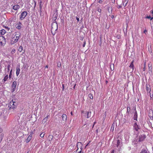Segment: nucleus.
I'll list each match as a JSON object with an SVG mask.
<instances>
[{
  "mask_svg": "<svg viewBox=\"0 0 153 153\" xmlns=\"http://www.w3.org/2000/svg\"><path fill=\"white\" fill-rule=\"evenodd\" d=\"M21 36V34L20 33L16 32L15 35V36L12 38L11 40V44L13 45L16 43L20 37Z\"/></svg>",
  "mask_w": 153,
  "mask_h": 153,
  "instance_id": "1",
  "label": "nucleus"
},
{
  "mask_svg": "<svg viewBox=\"0 0 153 153\" xmlns=\"http://www.w3.org/2000/svg\"><path fill=\"white\" fill-rule=\"evenodd\" d=\"M57 15H55V17H54V21H55V22L54 23H53L52 24V29H51V30L52 31V30H55V28H54V23H55V26L56 27V29L55 30V31H56L57 30V29H58V24H57V22L56 21V20L57 18ZM52 32V34L54 35H55V33H53L52 32Z\"/></svg>",
  "mask_w": 153,
  "mask_h": 153,
  "instance_id": "2",
  "label": "nucleus"
},
{
  "mask_svg": "<svg viewBox=\"0 0 153 153\" xmlns=\"http://www.w3.org/2000/svg\"><path fill=\"white\" fill-rule=\"evenodd\" d=\"M133 128L134 129L137 131H138V130L140 129L141 128L139 125H137L136 122H135L134 124Z\"/></svg>",
  "mask_w": 153,
  "mask_h": 153,
  "instance_id": "3",
  "label": "nucleus"
},
{
  "mask_svg": "<svg viewBox=\"0 0 153 153\" xmlns=\"http://www.w3.org/2000/svg\"><path fill=\"white\" fill-rule=\"evenodd\" d=\"M27 11H25L22 12L21 15L20 19L21 20L23 19L27 15Z\"/></svg>",
  "mask_w": 153,
  "mask_h": 153,
  "instance_id": "4",
  "label": "nucleus"
},
{
  "mask_svg": "<svg viewBox=\"0 0 153 153\" xmlns=\"http://www.w3.org/2000/svg\"><path fill=\"white\" fill-rule=\"evenodd\" d=\"M15 102H13L12 100V101L10 102L9 104V105L8 107L10 108V109L12 108L14 109L15 108L16 106L14 105Z\"/></svg>",
  "mask_w": 153,
  "mask_h": 153,
  "instance_id": "5",
  "label": "nucleus"
},
{
  "mask_svg": "<svg viewBox=\"0 0 153 153\" xmlns=\"http://www.w3.org/2000/svg\"><path fill=\"white\" fill-rule=\"evenodd\" d=\"M139 139L138 138V137L137 136L134 139V140L132 142L133 143L134 145H137L138 144V142H140V141H139Z\"/></svg>",
  "mask_w": 153,
  "mask_h": 153,
  "instance_id": "6",
  "label": "nucleus"
},
{
  "mask_svg": "<svg viewBox=\"0 0 153 153\" xmlns=\"http://www.w3.org/2000/svg\"><path fill=\"white\" fill-rule=\"evenodd\" d=\"M146 136L145 134L140 135L138 137L139 139V141H140V142L143 141L146 138Z\"/></svg>",
  "mask_w": 153,
  "mask_h": 153,
  "instance_id": "7",
  "label": "nucleus"
},
{
  "mask_svg": "<svg viewBox=\"0 0 153 153\" xmlns=\"http://www.w3.org/2000/svg\"><path fill=\"white\" fill-rule=\"evenodd\" d=\"M134 110L135 111L133 117V119L134 120H137V114L136 110V108L134 107Z\"/></svg>",
  "mask_w": 153,
  "mask_h": 153,
  "instance_id": "8",
  "label": "nucleus"
},
{
  "mask_svg": "<svg viewBox=\"0 0 153 153\" xmlns=\"http://www.w3.org/2000/svg\"><path fill=\"white\" fill-rule=\"evenodd\" d=\"M16 81H14L12 85V92H14L16 89Z\"/></svg>",
  "mask_w": 153,
  "mask_h": 153,
  "instance_id": "9",
  "label": "nucleus"
},
{
  "mask_svg": "<svg viewBox=\"0 0 153 153\" xmlns=\"http://www.w3.org/2000/svg\"><path fill=\"white\" fill-rule=\"evenodd\" d=\"M21 25H22V23L20 22H19L18 23L16 24V28L19 30H20L22 27Z\"/></svg>",
  "mask_w": 153,
  "mask_h": 153,
  "instance_id": "10",
  "label": "nucleus"
},
{
  "mask_svg": "<svg viewBox=\"0 0 153 153\" xmlns=\"http://www.w3.org/2000/svg\"><path fill=\"white\" fill-rule=\"evenodd\" d=\"M20 72V65L17 66L16 68V75L17 76L19 74Z\"/></svg>",
  "mask_w": 153,
  "mask_h": 153,
  "instance_id": "11",
  "label": "nucleus"
},
{
  "mask_svg": "<svg viewBox=\"0 0 153 153\" xmlns=\"http://www.w3.org/2000/svg\"><path fill=\"white\" fill-rule=\"evenodd\" d=\"M149 117L151 120H153V111L152 110L150 111Z\"/></svg>",
  "mask_w": 153,
  "mask_h": 153,
  "instance_id": "12",
  "label": "nucleus"
},
{
  "mask_svg": "<svg viewBox=\"0 0 153 153\" xmlns=\"http://www.w3.org/2000/svg\"><path fill=\"white\" fill-rule=\"evenodd\" d=\"M62 119L63 120L66 121L67 119V115L65 114H63L62 116Z\"/></svg>",
  "mask_w": 153,
  "mask_h": 153,
  "instance_id": "13",
  "label": "nucleus"
},
{
  "mask_svg": "<svg viewBox=\"0 0 153 153\" xmlns=\"http://www.w3.org/2000/svg\"><path fill=\"white\" fill-rule=\"evenodd\" d=\"M20 6L18 5H16L13 6V9L15 10H17V9L20 8Z\"/></svg>",
  "mask_w": 153,
  "mask_h": 153,
  "instance_id": "14",
  "label": "nucleus"
},
{
  "mask_svg": "<svg viewBox=\"0 0 153 153\" xmlns=\"http://www.w3.org/2000/svg\"><path fill=\"white\" fill-rule=\"evenodd\" d=\"M2 40H4V42H6V39L3 36H0V42L1 43H2Z\"/></svg>",
  "mask_w": 153,
  "mask_h": 153,
  "instance_id": "15",
  "label": "nucleus"
},
{
  "mask_svg": "<svg viewBox=\"0 0 153 153\" xmlns=\"http://www.w3.org/2000/svg\"><path fill=\"white\" fill-rule=\"evenodd\" d=\"M86 114L87 116V118H89L91 117V112L90 111H87Z\"/></svg>",
  "mask_w": 153,
  "mask_h": 153,
  "instance_id": "16",
  "label": "nucleus"
},
{
  "mask_svg": "<svg viewBox=\"0 0 153 153\" xmlns=\"http://www.w3.org/2000/svg\"><path fill=\"white\" fill-rule=\"evenodd\" d=\"M140 153H150L148 149H143Z\"/></svg>",
  "mask_w": 153,
  "mask_h": 153,
  "instance_id": "17",
  "label": "nucleus"
},
{
  "mask_svg": "<svg viewBox=\"0 0 153 153\" xmlns=\"http://www.w3.org/2000/svg\"><path fill=\"white\" fill-rule=\"evenodd\" d=\"M83 146V144L81 142H78L76 144V146L77 147H78L79 146V147H81V146Z\"/></svg>",
  "mask_w": 153,
  "mask_h": 153,
  "instance_id": "18",
  "label": "nucleus"
},
{
  "mask_svg": "<svg viewBox=\"0 0 153 153\" xmlns=\"http://www.w3.org/2000/svg\"><path fill=\"white\" fill-rule=\"evenodd\" d=\"M1 35H4L6 33V30L4 29H2L0 31Z\"/></svg>",
  "mask_w": 153,
  "mask_h": 153,
  "instance_id": "19",
  "label": "nucleus"
},
{
  "mask_svg": "<svg viewBox=\"0 0 153 153\" xmlns=\"http://www.w3.org/2000/svg\"><path fill=\"white\" fill-rule=\"evenodd\" d=\"M114 126H115V123H113L112 125L110 131H113L114 130Z\"/></svg>",
  "mask_w": 153,
  "mask_h": 153,
  "instance_id": "20",
  "label": "nucleus"
},
{
  "mask_svg": "<svg viewBox=\"0 0 153 153\" xmlns=\"http://www.w3.org/2000/svg\"><path fill=\"white\" fill-rule=\"evenodd\" d=\"M130 110L131 109L129 105L127 107V111L126 112L127 114H129V112L130 111Z\"/></svg>",
  "mask_w": 153,
  "mask_h": 153,
  "instance_id": "21",
  "label": "nucleus"
},
{
  "mask_svg": "<svg viewBox=\"0 0 153 153\" xmlns=\"http://www.w3.org/2000/svg\"><path fill=\"white\" fill-rule=\"evenodd\" d=\"M133 62H134V61L133 60L131 62V63L129 66V67L130 68H132L133 70L134 68V65L133 64Z\"/></svg>",
  "mask_w": 153,
  "mask_h": 153,
  "instance_id": "22",
  "label": "nucleus"
},
{
  "mask_svg": "<svg viewBox=\"0 0 153 153\" xmlns=\"http://www.w3.org/2000/svg\"><path fill=\"white\" fill-rule=\"evenodd\" d=\"M149 67V71H150L151 72H152V68L151 66V65L150 64H149L148 65Z\"/></svg>",
  "mask_w": 153,
  "mask_h": 153,
  "instance_id": "23",
  "label": "nucleus"
},
{
  "mask_svg": "<svg viewBox=\"0 0 153 153\" xmlns=\"http://www.w3.org/2000/svg\"><path fill=\"white\" fill-rule=\"evenodd\" d=\"M146 90L147 92L149 93L151 91V88L150 87V86L149 87L147 85H146Z\"/></svg>",
  "mask_w": 153,
  "mask_h": 153,
  "instance_id": "24",
  "label": "nucleus"
},
{
  "mask_svg": "<svg viewBox=\"0 0 153 153\" xmlns=\"http://www.w3.org/2000/svg\"><path fill=\"white\" fill-rule=\"evenodd\" d=\"M31 137L30 136H28L27 139L26 140V142L27 143H28L31 140Z\"/></svg>",
  "mask_w": 153,
  "mask_h": 153,
  "instance_id": "25",
  "label": "nucleus"
},
{
  "mask_svg": "<svg viewBox=\"0 0 153 153\" xmlns=\"http://www.w3.org/2000/svg\"><path fill=\"white\" fill-rule=\"evenodd\" d=\"M4 137V134H0V143L2 139Z\"/></svg>",
  "mask_w": 153,
  "mask_h": 153,
  "instance_id": "26",
  "label": "nucleus"
},
{
  "mask_svg": "<svg viewBox=\"0 0 153 153\" xmlns=\"http://www.w3.org/2000/svg\"><path fill=\"white\" fill-rule=\"evenodd\" d=\"M8 78V75H7L5 76L4 79H3V80H4V82H5V81H6L7 80Z\"/></svg>",
  "mask_w": 153,
  "mask_h": 153,
  "instance_id": "27",
  "label": "nucleus"
},
{
  "mask_svg": "<svg viewBox=\"0 0 153 153\" xmlns=\"http://www.w3.org/2000/svg\"><path fill=\"white\" fill-rule=\"evenodd\" d=\"M108 11L109 13H111L112 12V9L111 7H108Z\"/></svg>",
  "mask_w": 153,
  "mask_h": 153,
  "instance_id": "28",
  "label": "nucleus"
},
{
  "mask_svg": "<svg viewBox=\"0 0 153 153\" xmlns=\"http://www.w3.org/2000/svg\"><path fill=\"white\" fill-rule=\"evenodd\" d=\"M88 97L90 99H92L93 98V96H92V94H89L88 95Z\"/></svg>",
  "mask_w": 153,
  "mask_h": 153,
  "instance_id": "29",
  "label": "nucleus"
},
{
  "mask_svg": "<svg viewBox=\"0 0 153 153\" xmlns=\"http://www.w3.org/2000/svg\"><path fill=\"white\" fill-rule=\"evenodd\" d=\"M23 47L22 46H20L19 47V51L21 52V51H22L23 50Z\"/></svg>",
  "mask_w": 153,
  "mask_h": 153,
  "instance_id": "30",
  "label": "nucleus"
},
{
  "mask_svg": "<svg viewBox=\"0 0 153 153\" xmlns=\"http://www.w3.org/2000/svg\"><path fill=\"white\" fill-rule=\"evenodd\" d=\"M97 10L98 12H99L100 13V15L101 14V12L102 11L101 9L99 8H97Z\"/></svg>",
  "mask_w": 153,
  "mask_h": 153,
  "instance_id": "31",
  "label": "nucleus"
},
{
  "mask_svg": "<svg viewBox=\"0 0 153 153\" xmlns=\"http://www.w3.org/2000/svg\"><path fill=\"white\" fill-rule=\"evenodd\" d=\"M120 143V140H117V147H118L119 146Z\"/></svg>",
  "mask_w": 153,
  "mask_h": 153,
  "instance_id": "32",
  "label": "nucleus"
},
{
  "mask_svg": "<svg viewBox=\"0 0 153 153\" xmlns=\"http://www.w3.org/2000/svg\"><path fill=\"white\" fill-rule=\"evenodd\" d=\"M45 134L44 133L42 132V133L40 134V136L41 137H44V135H45Z\"/></svg>",
  "mask_w": 153,
  "mask_h": 153,
  "instance_id": "33",
  "label": "nucleus"
},
{
  "mask_svg": "<svg viewBox=\"0 0 153 153\" xmlns=\"http://www.w3.org/2000/svg\"><path fill=\"white\" fill-rule=\"evenodd\" d=\"M128 0H126L125 2H126V3L125 4L124 3L123 4V6L124 7H125L126 5L127 4L128 2Z\"/></svg>",
  "mask_w": 153,
  "mask_h": 153,
  "instance_id": "34",
  "label": "nucleus"
},
{
  "mask_svg": "<svg viewBox=\"0 0 153 153\" xmlns=\"http://www.w3.org/2000/svg\"><path fill=\"white\" fill-rule=\"evenodd\" d=\"M12 70H11L10 73V74L9 75V77L10 79L11 76V75H12Z\"/></svg>",
  "mask_w": 153,
  "mask_h": 153,
  "instance_id": "35",
  "label": "nucleus"
},
{
  "mask_svg": "<svg viewBox=\"0 0 153 153\" xmlns=\"http://www.w3.org/2000/svg\"><path fill=\"white\" fill-rule=\"evenodd\" d=\"M79 39L81 40H82L83 39V36L80 35L79 37Z\"/></svg>",
  "mask_w": 153,
  "mask_h": 153,
  "instance_id": "36",
  "label": "nucleus"
},
{
  "mask_svg": "<svg viewBox=\"0 0 153 153\" xmlns=\"http://www.w3.org/2000/svg\"><path fill=\"white\" fill-rule=\"evenodd\" d=\"M146 63L145 62L144 64V68L143 69V71H145L146 69Z\"/></svg>",
  "mask_w": 153,
  "mask_h": 153,
  "instance_id": "37",
  "label": "nucleus"
},
{
  "mask_svg": "<svg viewBox=\"0 0 153 153\" xmlns=\"http://www.w3.org/2000/svg\"><path fill=\"white\" fill-rule=\"evenodd\" d=\"M15 49H13V50H12V51H11L12 54H14L15 53Z\"/></svg>",
  "mask_w": 153,
  "mask_h": 153,
  "instance_id": "38",
  "label": "nucleus"
},
{
  "mask_svg": "<svg viewBox=\"0 0 153 153\" xmlns=\"http://www.w3.org/2000/svg\"><path fill=\"white\" fill-rule=\"evenodd\" d=\"M4 27L6 29H7V30L8 31L9 29H10V28H9L8 27H6V26H4Z\"/></svg>",
  "mask_w": 153,
  "mask_h": 153,
  "instance_id": "39",
  "label": "nucleus"
},
{
  "mask_svg": "<svg viewBox=\"0 0 153 153\" xmlns=\"http://www.w3.org/2000/svg\"><path fill=\"white\" fill-rule=\"evenodd\" d=\"M48 118V116H47L46 117H45L43 120H45H45H47Z\"/></svg>",
  "mask_w": 153,
  "mask_h": 153,
  "instance_id": "40",
  "label": "nucleus"
},
{
  "mask_svg": "<svg viewBox=\"0 0 153 153\" xmlns=\"http://www.w3.org/2000/svg\"><path fill=\"white\" fill-rule=\"evenodd\" d=\"M42 8H41V7H39V11H40V15H41V12H42Z\"/></svg>",
  "mask_w": 153,
  "mask_h": 153,
  "instance_id": "41",
  "label": "nucleus"
},
{
  "mask_svg": "<svg viewBox=\"0 0 153 153\" xmlns=\"http://www.w3.org/2000/svg\"><path fill=\"white\" fill-rule=\"evenodd\" d=\"M10 65H8L7 66L8 71H9L10 70Z\"/></svg>",
  "mask_w": 153,
  "mask_h": 153,
  "instance_id": "42",
  "label": "nucleus"
},
{
  "mask_svg": "<svg viewBox=\"0 0 153 153\" xmlns=\"http://www.w3.org/2000/svg\"><path fill=\"white\" fill-rule=\"evenodd\" d=\"M146 18L150 19L151 18V16H147L145 17Z\"/></svg>",
  "mask_w": 153,
  "mask_h": 153,
  "instance_id": "43",
  "label": "nucleus"
},
{
  "mask_svg": "<svg viewBox=\"0 0 153 153\" xmlns=\"http://www.w3.org/2000/svg\"><path fill=\"white\" fill-rule=\"evenodd\" d=\"M62 91H64L65 89V86L64 84H62Z\"/></svg>",
  "mask_w": 153,
  "mask_h": 153,
  "instance_id": "44",
  "label": "nucleus"
},
{
  "mask_svg": "<svg viewBox=\"0 0 153 153\" xmlns=\"http://www.w3.org/2000/svg\"><path fill=\"white\" fill-rule=\"evenodd\" d=\"M113 65V68H111V66H110L111 70V71H113V70H114V65L113 64V65Z\"/></svg>",
  "mask_w": 153,
  "mask_h": 153,
  "instance_id": "45",
  "label": "nucleus"
},
{
  "mask_svg": "<svg viewBox=\"0 0 153 153\" xmlns=\"http://www.w3.org/2000/svg\"><path fill=\"white\" fill-rule=\"evenodd\" d=\"M85 41L84 42V43H83V45H82L83 47H84L85 46Z\"/></svg>",
  "mask_w": 153,
  "mask_h": 153,
  "instance_id": "46",
  "label": "nucleus"
},
{
  "mask_svg": "<svg viewBox=\"0 0 153 153\" xmlns=\"http://www.w3.org/2000/svg\"><path fill=\"white\" fill-rule=\"evenodd\" d=\"M150 13L152 14V16L153 17V10H152L150 11Z\"/></svg>",
  "mask_w": 153,
  "mask_h": 153,
  "instance_id": "47",
  "label": "nucleus"
},
{
  "mask_svg": "<svg viewBox=\"0 0 153 153\" xmlns=\"http://www.w3.org/2000/svg\"><path fill=\"white\" fill-rule=\"evenodd\" d=\"M117 7L118 8V9H119L121 7H122V6L121 5H118Z\"/></svg>",
  "mask_w": 153,
  "mask_h": 153,
  "instance_id": "48",
  "label": "nucleus"
},
{
  "mask_svg": "<svg viewBox=\"0 0 153 153\" xmlns=\"http://www.w3.org/2000/svg\"><path fill=\"white\" fill-rule=\"evenodd\" d=\"M98 2L100 3H102V0H100L98 1Z\"/></svg>",
  "mask_w": 153,
  "mask_h": 153,
  "instance_id": "49",
  "label": "nucleus"
},
{
  "mask_svg": "<svg viewBox=\"0 0 153 153\" xmlns=\"http://www.w3.org/2000/svg\"><path fill=\"white\" fill-rule=\"evenodd\" d=\"M76 19L77 21L78 22L79 21V18H78L77 16L76 17Z\"/></svg>",
  "mask_w": 153,
  "mask_h": 153,
  "instance_id": "50",
  "label": "nucleus"
},
{
  "mask_svg": "<svg viewBox=\"0 0 153 153\" xmlns=\"http://www.w3.org/2000/svg\"><path fill=\"white\" fill-rule=\"evenodd\" d=\"M42 4H39V7H41V8H42Z\"/></svg>",
  "mask_w": 153,
  "mask_h": 153,
  "instance_id": "51",
  "label": "nucleus"
},
{
  "mask_svg": "<svg viewBox=\"0 0 153 153\" xmlns=\"http://www.w3.org/2000/svg\"><path fill=\"white\" fill-rule=\"evenodd\" d=\"M49 137L51 138V140L52 139V138H53V136L52 135H49Z\"/></svg>",
  "mask_w": 153,
  "mask_h": 153,
  "instance_id": "52",
  "label": "nucleus"
},
{
  "mask_svg": "<svg viewBox=\"0 0 153 153\" xmlns=\"http://www.w3.org/2000/svg\"><path fill=\"white\" fill-rule=\"evenodd\" d=\"M147 32V30H145L144 31V33H146Z\"/></svg>",
  "mask_w": 153,
  "mask_h": 153,
  "instance_id": "53",
  "label": "nucleus"
},
{
  "mask_svg": "<svg viewBox=\"0 0 153 153\" xmlns=\"http://www.w3.org/2000/svg\"><path fill=\"white\" fill-rule=\"evenodd\" d=\"M114 150H113L111 151V153H114Z\"/></svg>",
  "mask_w": 153,
  "mask_h": 153,
  "instance_id": "54",
  "label": "nucleus"
},
{
  "mask_svg": "<svg viewBox=\"0 0 153 153\" xmlns=\"http://www.w3.org/2000/svg\"><path fill=\"white\" fill-rule=\"evenodd\" d=\"M89 144V143H88V144H87L85 146V148L86 147H87V146H88V145Z\"/></svg>",
  "mask_w": 153,
  "mask_h": 153,
  "instance_id": "55",
  "label": "nucleus"
},
{
  "mask_svg": "<svg viewBox=\"0 0 153 153\" xmlns=\"http://www.w3.org/2000/svg\"><path fill=\"white\" fill-rule=\"evenodd\" d=\"M114 18V15H112L111 16V18L112 19H113Z\"/></svg>",
  "mask_w": 153,
  "mask_h": 153,
  "instance_id": "56",
  "label": "nucleus"
},
{
  "mask_svg": "<svg viewBox=\"0 0 153 153\" xmlns=\"http://www.w3.org/2000/svg\"><path fill=\"white\" fill-rule=\"evenodd\" d=\"M40 4H41L42 3V0H40L39 2Z\"/></svg>",
  "mask_w": 153,
  "mask_h": 153,
  "instance_id": "57",
  "label": "nucleus"
},
{
  "mask_svg": "<svg viewBox=\"0 0 153 153\" xmlns=\"http://www.w3.org/2000/svg\"><path fill=\"white\" fill-rule=\"evenodd\" d=\"M79 147L81 149V151H82V149H83L82 146H81V147Z\"/></svg>",
  "mask_w": 153,
  "mask_h": 153,
  "instance_id": "58",
  "label": "nucleus"
},
{
  "mask_svg": "<svg viewBox=\"0 0 153 153\" xmlns=\"http://www.w3.org/2000/svg\"><path fill=\"white\" fill-rule=\"evenodd\" d=\"M32 135L31 134L29 135V136H30L31 137V138H32Z\"/></svg>",
  "mask_w": 153,
  "mask_h": 153,
  "instance_id": "59",
  "label": "nucleus"
},
{
  "mask_svg": "<svg viewBox=\"0 0 153 153\" xmlns=\"http://www.w3.org/2000/svg\"><path fill=\"white\" fill-rule=\"evenodd\" d=\"M150 20H152V19H153V17H151V18H150Z\"/></svg>",
  "mask_w": 153,
  "mask_h": 153,
  "instance_id": "60",
  "label": "nucleus"
},
{
  "mask_svg": "<svg viewBox=\"0 0 153 153\" xmlns=\"http://www.w3.org/2000/svg\"><path fill=\"white\" fill-rule=\"evenodd\" d=\"M76 84H75V85H74V86L73 87V88H74V89H75V86H76Z\"/></svg>",
  "mask_w": 153,
  "mask_h": 153,
  "instance_id": "61",
  "label": "nucleus"
},
{
  "mask_svg": "<svg viewBox=\"0 0 153 153\" xmlns=\"http://www.w3.org/2000/svg\"><path fill=\"white\" fill-rule=\"evenodd\" d=\"M61 66V64H60L59 65H58V66L59 67H60Z\"/></svg>",
  "mask_w": 153,
  "mask_h": 153,
  "instance_id": "62",
  "label": "nucleus"
},
{
  "mask_svg": "<svg viewBox=\"0 0 153 153\" xmlns=\"http://www.w3.org/2000/svg\"><path fill=\"white\" fill-rule=\"evenodd\" d=\"M61 66V64H60L59 65H58V66L59 67H60Z\"/></svg>",
  "mask_w": 153,
  "mask_h": 153,
  "instance_id": "63",
  "label": "nucleus"
},
{
  "mask_svg": "<svg viewBox=\"0 0 153 153\" xmlns=\"http://www.w3.org/2000/svg\"><path fill=\"white\" fill-rule=\"evenodd\" d=\"M78 153H82V151H80Z\"/></svg>",
  "mask_w": 153,
  "mask_h": 153,
  "instance_id": "64",
  "label": "nucleus"
}]
</instances>
